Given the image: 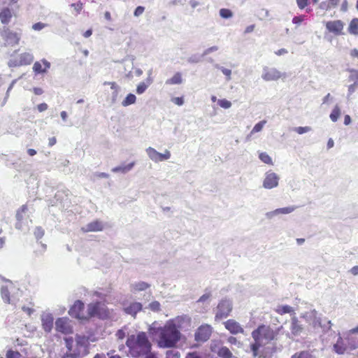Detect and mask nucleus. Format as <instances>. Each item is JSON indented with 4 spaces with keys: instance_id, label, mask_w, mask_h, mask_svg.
<instances>
[{
    "instance_id": "f8f14e48",
    "label": "nucleus",
    "mask_w": 358,
    "mask_h": 358,
    "mask_svg": "<svg viewBox=\"0 0 358 358\" xmlns=\"http://www.w3.org/2000/svg\"><path fill=\"white\" fill-rule=\"evenodd\" d=\"M325 26L329 32L333 33L336 36L343 34L344 23L341 20L328 21Z\"/></svg>"
},
{
    "instance_id": "5701e85b",
    "label": "nucleus",
    "mask_w": 358,
    "mask_h": 358,
    "mask_svg": "<svg viewBox=\"0 0 358 358\" xmlns=\"http://www.w3.org/2000/svg\"><path fill=\"white\" fill-rule=\"evenodd\" d=\"M34 60V57L31 54L24 52L19 56L18 64L19 65H28L30 64Z\"/></svg>"
},
{
    "instance_id": "774afa93",
    "label": "nucleus",
    "mask_w": 358,
    "mask_h": 358,
    "mask_svg": "<svg viewBox=\"0 0 358 358\" xmlns=\"http://www.w3.org/2000/svg\"><path fill=\"white\" fill-rule=\"evenodd\" d=\"M350 55L353 57H357L358 58V50L357 49H353L350 51Z\"/></svg>"
},
{
    "instance_id": "2f4dec72",
    "label": "nucleus",
    "mask_w": 358,
    "mask_h": 358,
    "mask_svg": "<svg viewBox=\"0 0 358 358\" xmlns=\"http://www.w3.org/2000/svg\"><path fill=\"white\" fill-rule=\"evenodd\" d=\"M259 158L264 164H266L268 165L273 164L272 158L266 152H259Z\"/></svg>"
},
{
    "instance_id": "0e129e2a",
    "label": "nucleus",
    "mask_w": 358,
    "mask_h": 358,
    "mask_svg": "<svg viewBox=\"0 0 358 358\" xmlns=\"http://www.w3.org/2000/svg\"><path fill=\"white\" fill-rule=\"evenodd\" d=\"M350 272L353 275H358V266H353Z\"/></svg>"
},
{
    "instance_id": "2eb2a0df",
    "label": "nucleus",
    "mask_w": 358,
    "mask_h": 358,
    "mask_svg": "<svg viewBox=\"0 0 358 358\" xmlns=\"http://www.w3.org/2000/svg\"><path fill=\"white\" fill-rule=\"evenodd\" d=\"M224 327L232 334H243L244 329L236 320L230 319L224 323Z\"/></svg>"
},
{
    "instance_id": "a878e982",
    "label": "nucleus",
    "mask_w": 358,
    "mask_h": 358,
    "mask_svg": "<svg viewBox=\"0 0 358 358\" xmlns=\"http://www.w3.org/2000/svg\"><path fill=\"white\" fill-rule=\"evenodd\" d=\"M348 32L352 35H358V18H353L348 27Z\"/></svg>"
},
{
    "instance_id": "4c0bfd02",
    "label": "nucleus",
    "mask_w": 358,
    "mask_h": 358,
    "mask_svg": "<svg viewBox=\"0 0 358 358\" xmlns=\"http://www.w3.org/2000/svg\"><path fill=\"white\" fill-rule=\"evenodd\" d=\"M220 15L222 18L227 19L232 17L233 13L229 9L222 8L220 10Z\"/></svg>"
},
{
    "instance_id": "a19ab883",
    "label": "nucleus",
    "mask_w": 358,
    "mask_h": 358,
    "mask_svg": "<svg viewBox=\"0 0 358 358\" xmlns=\"http://www.w3.org/2000/svg\"><path fill=\"white\" fill-rule=\"evenodd\" d=\"M352 79L354 80V83L348 87V97H349L356 90V89L358 87V80H357L356 78Z\"/></svg>"
},
{
    "instance_id": "4be33fe9",
    "label": "nucleus",
    "mask_w": 358,
    "mask_h": 358,
    "mask_svg": "<svg viewBox=\"0 0 358 358\" xmlns=\"http://www.w3.org/2000/svg\"><path fill=\"white\" fill-rule=\"evenodd\" d=\"M43 329L46 332H50L53 327V317L50 315H45L42 317Z\"/></svg>"
},
{
    "instance_id": "f704fd0d",
    "label": "nucleus",
    "mask_w": 358,
    "mask_h": 358,
    "mask_svg": "<svg viewBox=\"0 0 358 358\" xmlns=\"http://www.w3.org/2000/svg\"><path fill=\"white\" fill-rule=\"evenodd\" d=\"M266 124V120H262V121L259 122L258 123H257L252 128V129L250 132V134L252 135L255 133L261 131Z\"/></svg>"
},
{
    "instance_id": "0eeeda50",
    "label": "nucleus",
    "mask_w": 358,
    "mask_h": 358,
    "mask_svg": "<svg viewBox=\"0 0 358 358\" xmlns=\"http://www.w3.org/2000/svg\"><path fill=\"white\" fill-rule=\"evenodd\" d=\"M212 334V327L209 324H202L196 331L194 338L198 342L208 341Z\"/></svg>"
},
{
    "instance_id": "5fc2aeb1",
    "label": "nucleus",
    "mask_w": 358,
    "mask_h": 358,
    "mask_svg": "<svg viewBox=\"0 0 358 358\" xmlns=\"http://www.w3.org/2000/svg\"><path fill=\"white\" fill-rule=\"evenodd\" d=\"M125 336H126V334H125L124 331V330H122V329H119V330L116 332V334H115V336H116V338H117L118 340H122V339H124V337H125Z\"/></svg>"
},
{
    "instance_id": "58836bf2",
    "label": "nucleus",
    "mask_w": 358,
    "mask_h": 358,
    "mask_svg": "<svg viewBox=\"0 0 358 358\" xmlns=\"http://www.w3.org/2000/svg\"><path fill=\"white\" fill-rule=\"evenodd\" d=\"M148 87V85L145 83L144 82L140 83L136 87V93L138 94H141L145 92Z\"/></svg>"
},
{
    "instance_id": "c9c22d12",
    "label": "nucleus",
    "mask_w": 358,
    "mask_h": 358,
    "mask_svg": "<svg viewBox=\"0 0 358 358\" xmlns=\"http://www.w3.org/2000/svg\"><path fill=\"white\" fill-rule=\"evenodd\" d=\"M180 353L177 350H168L166 353V358H180Z\"/></svg>"
},
{
    "instance_id": "dca6fc26",
    "label": "nucleus",
    "mask_w": 358,
    "mask_h": 358,
    "mask_svg": "<svg viewBox=\"0 0 358 358\" xmlns=\"http://www.w3.org/2000/svg\"><path fill=\"white\" fill-rule=\"evenodd\" d=\"M281 73L274 68H265L262 78L266 81L276 80L281 77Z\"/></svg>"
},
{
    "instance_id": "e2e57ef3",
    "label": "nucleus",
    "mask_w": 358,
    "mask_h": 358,
    "mask_svg": "<svg viewBox=\"0 0 358 358\" xmlns=\"http://www.w3.org/2000/svg\"><path fill=\"white\" fill-rule=\"evenodd\" d=\"M358 334V326L355 327V328H353V329H351L347 333L348 336H350V335H352V334Z\"/></svg>"
},
{
    "instance_id": "f257e3e1",
    "label": "nucleus",
    "mask_w": 358,
    "mask_h": 358,
    "mask_svg": "<svg viewBox=\"0 0 358 358\" xmlns=\"http://www.w3.org/2000/svg\"><path fill=\"white\" fill-rule=\"evenodd\" d=\"M277 336V332L270 326L262 324L252 332L255 342L250 345V350L254 357L267 358L274 352L273 347L266 346Z\"/></svg>"
},
{
    "instance_id": "72a5a7b5",
    "label": "nucleus",
    "mask_w": 358,
    "mask_h": 358,
    "mask_svg": "<svg viewBox=\"0 0 358 358\" xmlns=\"http://www.w3.org/2000/svg\"><path fill=\"white\" fill-rule=\"evenodd\" d=\"M134 163L132 162L126 166H117V167L113 169V172L126 173V172L129 171V170H131L132 169V167L134 166Z\"/></svg>"
},
{
    "instance_id": "a211bd4d",
    "label": "nucleus",
    "mask_w": 358,
    "mask_h": 358,
    "mask_svg": "<svg viewBox=\"0 0 358 358\" xmlns=\"http://www.w3.org/2000/svg\"><path fill=\"white\" fill-rule=\"evenodd\" d=\"M5 40L11 45H17L20 41V36L17 33L10 31L9 29H4Z\"/></svg>"
},
{
    "instance_id": "09e8293b",
    "label": "nucleus",
    "mask_w": 358,
    "mask_h": 358,
    "mask_svg": "<svg viewBox=\"0 0 358 358\" xmlns=\"http://www.w3.org/2000/svg\"><path fill=\"white\" fill-rule=\"evenodd\" d=\"M185 358H203L201 354L196 351L188 352Z\"/></svg>"
},
{
    "instance_id": "49530a36",
    "label": "nucleus",
    "mask_w": 358,
    "mask_h": 358,
    "mask_svg": "<svg viewBox=\"0 0 358 358\" xmlns=\"http://www.w3.org/2000/svg\"><path fill=\"white\" fill-rule=\"evenodd\" d=\"M275 310H276V312H278L280 314H285V313H289L291 311V308L288 306H280L277 308V309Z\"/></svg>"
},
{
    "instance_id": "13d9d810",
    "label": "nucleus",
    "mask_w": 358,
    "mask_h": 358,
    "mask_svg": "<svg viewBox=\"0 0 358 358\" xmlns=\"http://www.w3.org/2000/svg\"><path fill=\"white\" fill-rule=\"evenodd\" d=\"M48 106L45 103H41L37 106V109L39 112H43L48 109Z\"/></svg>"
},
{
    "instance_id": "b1692460",
    "label": "nucleus",
    "mask_w": 358,
    "mask_h": 358,
    "mask_svg": "<svg viewBox=\"0 0 358 358\" xmlns=\"http://www.w3.org/2000/svg\"><path fill=\"white\" fill-rule=\"evenodd\" d=\"M217 354L221 358H237L233 356L231 350L226 346L220 347L217 351Z\"/></svg>"
},
{
    "instance_id": "a18cd8bd",
    "label": "nucleus",
    "mask_w": 358,
    "mask_h": 358,
    "mask_svg": "<svg viewBox=\"0 0 358 358\" xmlns=\"http://www.w3.org/2000/svg\"><path fill=\"white\" fill-rule=\"evenodd\" d=\"M160 307L161 305L159 302L157 301H154L149 304V308H150V310L155 312L160 310Z\"/></svg>"
},
{
    "instance_id": "79ce46f5",
    "label": "nucleus",
    "mask_w": 358,
    "mask_h": 358,
    "mask_svg": "<svg viewBox=\"0 0 358 358\" xmlns=\"http://www.w3.org/2000/svg\"><path fill=\"white\" fill-rule=\"evenodd\" d=\"M218 105L220 107L227 109V108H229L231 106V103L229 101H228L225 99H223L218 100Z\"/></svg>"
},
{
    "instance_id": "6ab92c4d",
    "label": "nucleus",
    "mask_w": 358,
    "mask_h": 358,
    "mask_svg": "<svg viewBox=\"0 0 358 358\" xmlns=\"http://www.w3.org/2000/svg\"><path fill=\"white\" fill-rule=\"evenodd\" d=\"M50 67V64L46 59H42L41 62H36L33 66V70L36 73H43Z\"/></svg>"
},
{
    "instance_id": "3c124183",
    "label": "nucleus",
    "mask_w": 358,
    "mask_h": 358,
    "mask_svg": "<svg viewBox=\"0 0 358 358\" xmlns=\"http://www.w3.org/2000/svg\"><path fill=\"white\" fill-rule=\"evenodd\" d=\"M71 6L74 8L77 13H80V12L83 9V3L81 2H78L76 3H72Z\"/></svg>"
},
{
    "instance_id": "680f3d73",
    "label": "nucleus",
    "mask_w": 358,
    "mask_h": 358,
    "mask_svg": "<svg viewBox=\"0 0 358 358\" xmlns=\"http://www.w3.org/2000/svg\"><path fill=\"white\" fill-rule=\"evenodd\" d=\"M65 341H66V347L71 351V344L73 343V338H66Z\"/></svg>"
},
{
    "instance_id": "de8ad7c7",
    "label": "nucleus",
    "mask_w": 358,
    "mask_h": 358,
    "mask_svg": "<svg viewBox=\"0 0 358 358\" xmlns=\"http://www.w3.org/2000/svg\"><path fill=\"white\" fill-rule=\"evenodd\" d=\"M310 130L311 128L310 127H299L294 129V131H296L299 134H303L310 131Z\"/></svg>"
},
{
    "instance_id": "393cba45",
    "label": "nucleus",
    "mask_w": 358,
    "mask_h": 358,
    "mask_svg": "<svg viewBox=\"0 0 358 358\" xmlns=\"http://www.w3.org/2000/svg\"><path fill=\"white\" fill-rule=\"evenodd\" d=\"M292 335H301L303 332V327L299 321L292 318Z\"/></svg>"
},
{
    "instance_id": "20e7f679",
    "label": "nucleus",
    "mask_w": 358,
    "mask_h": 358,
    "mask_svg": "<svg viewBox=\"0 0 358 358\" xmlns=\"http://www.w3.org/2000/svg\"><path fill=\"white\" fill-rule=\"evenodd\" d=\"M307 306L306 303H301L300 306H297L296 310L299 312L301 317L305 319L306 322L314 329L321 327L324 331L330 330L332 326L331 321L329 320L327 325L322 326L321 318L315 309L310 308L307 311L302 312L303 308H307Z\"/></svg>"
},
{
    "instance_id": "e433bc0d",
    "label": "nucleus",
    "mask_w": 358,
    "mask_h": 358,
    "mask_svg": "<svg viewBox=\"0 0 358 358\" xmlns=\"http://www.w3.org/2000/svg\"><path fill=\"white\" fill-rule=\"evenodd\" d=\"M290 212H291V208L289 207H287V208H282L276 209L275 210H274L270 213H268L267 215H276V214H279V213L288 214Z\"/></svg>"
},
{
    "instance_id": "8fccbe9b",
    "label": "nucleus",
    "mask_w": 358,
    "mask_h": 358,
    "mask_svg": "<svg viewBox=\"0 0 358 358\" xmlns=\"http://www.w3.org/2000/svg\"><path fill=\"white\" fill-rule=\"evenodd\" d=\"M339 1L340 0H329V1H327V10L337 6Z\"/></svg>"
},
{
    "instance_id": "603ef678",
    "label": "nucleus",
    "mask_w": 358,
    "mask_h": 358,
    "mask_svg": "<svg viewBox=\"0 0 358 358\" xmlns=\"http://www.w3.org/2000/svg\"><path fill=\"white\" fill-rule=\"evenodd\" d=\"M145 10V8L143 6H138L135 10H134V15L136 16V17H138L139 15H142L143 13L144 12Z\"/></svg>"
},
{
    "instance_id": "aec40b11",
    "label": "nucleus",
    "mask_w": 358,
    "mask_h": 358,
    "mask_svg": "<svg viewBox=\"0 0 358 358\" xmlns=\"http://www.w3.org/2000/svg\"><path fill=\"white\" fill-rule=\"evenodd\" d=\"M143 306L139 302H132L124 308V311L129 315L136 317V314L141 311Z\"/></svg>"
},
{
    "instance_id": "f3484780",
    "label": "nucleus",
    "mask_w": 358,
    "mask_h": 358,
    "mask_svg": "<svg viewBox=\"0 0 358 358\" xmlns=\"http://www.w3.org/2000/svg\"><path fill=\"white\" fill-rule=\"evenodd\" d=\"M103 229V224L99 220H94L81 228V231L84 233L101 231Z\"/></svg>"
},
{
    "instance_id": "ddd939ff",
    "label": "nucleus",
    "mask_w": 358,
    "mask_h": 358,
    "mask_svg": "<svg viewBox=\"0 0 358 358\" xmlns=\"http://www.w3.org/2000/svg\"><path fill=\"white\" fill-rule=\"evenodd\" d=\"M146 151L149 157L155 162L169 159L171 157V153L169 150H166L164 153H159L155 149L148 148Z\"/></svg>"
},
{
    "instance_id": "423d86ee",
    "label": "nucleus",
    "mask_w": 358,
    "mask_h": 358,
    "mask_svg": "<svg viewBox=\"0 0 358 358\" xmlns=\"http://www.w3.org/2000/svg\"><path fill=\"white\" fill-rule=\"evenodd\" d=\"M85 304L80 300H77L74 302L73 305L71 307L69 310V314L75 318L80 320H88L90 319V313L87 310V313H84Z\"/></svg>"
},
{
    "instance_id": "9d476101",
    "label": "nucleus",
    "mask_w": 358,
    "mask_h": 358,
    "mask_svg": "<svg viewBox=\"0 0 358 358\" xmlns=\"http://www.w3.org/2000/svg\"><path fill=\"white\" fill-rule=\"evenodd\" d=\"M56 330L64 334H70L73 333V328L71 322L67 317H60L55 322Z\"/></svg>"
},
{
    "instance_id": "c85d7f7f",
    "label": "nucleus",
    "mask_w": 358,
    "mask_h": 358,
    "mask_svg": "<svg viewBox=\"0 0 358 358\" xmlns=\"http://www.w3.org/2000/svg\"><path fill=\"white\" fill-rule=\"evenodd\" d=\"M104 85H108L110 86V88L113 90V101L115 102L117 99L119 87L115 82H106Z\"/></svg>"
},
{
    "instance_id": "6e6d98bb",
    "label": "nucleus",
    "mask_w": 358,
    "mask_h": 358,
    "mask_svg": "<svg viewBox=\"0 0 358 358\" xmlns=\"http://www.w3.org/2000/svg\"><path fill=\"white\" fill-rule=\"evenodd\" d=\"M304 20V16L299 15V16H295L294 18H292V23L299 24L301 22H302Z\"/></svg>"
},
{
    "instance_id": "ea45409f",
    "label": "nucleus",
    "mask_w": 358,
    "mask_h": 358,
    "mask_svg": "<svg viewBox=\"0 0 358 358\" xmlns=\"http://www.w3.org/2000/svg\"><path fill=\"white\" fill-rule=\"evenodd\" d=\"M6 357V358H20L21 354L17 351L9 350L7 351Z\"/></svg>"
},
{
    "instance_id": "cd10ccee",
    "label": "nucleus",
    "mask_w": 358,
    "mask_h": 358,
    "mask_svg": "<svg viewBox=\"0 0 358 358\" xmlns=\"http://www.w3.org/2000/svg\"><path fill=\"white\" fill-rule=\"evenodd\" d=\"M341 115V108L338 105H336L333 108L329 117L334 122H336Z\"/></svg>"
},
{
    "instance_id": "c03bdc74",
    "label": "nucleus",
    "mask_w": 358,
    "mask_h": 358,
    "mask_svg": "<svg viewBox=\"0 0 358 358\" xmlns=\"http://www.w3.org/2000/svg\"><path fill=\"white\" fill-rule=\"evenodd\" d=\"M292 358H313V357L310 352L307 351H303L299 354H296L294 357H292Z\"/></svg>"
},
{
    "instance_id": "338daca9",
    "label": "nucleus",
    "mask_w": 358,
    "mask_h": 358,
    "mask_svg": "<svg viewBox=\"0 0 358 358\" xmlns=\"http://www.w3.org/2000/svg\"><path fill=\"white\" fill-rule=\"evenodd\" d=\"M63 358H78V356L76 354L66 353Z\"/></svg>"
},
{
    "instance_id": "bf43d9fd",
    "label": "nucleus",
    "mask_w": 358,
    "mask_h": 358,
    "mask_svg": "<svg viewBox=\"0 0 358 358\" xmlns=\"http://www.w3.org/2000/svg\"><path fill=\"white\" fill-rule=\"evenodd\" d=\"M333 99V97L332 96L328 93L323 99V102L322 103L323 104H326V103H328L329 101H331Z\"/></svg>"
},
{
    "instance_id": "4468645a",
    "label": "nucleus",
    "mask_w": 358,
    "mask_h": 358,
    "mask_svg": "<svg viewBox=\"0 0 358 358\" xmlns=\"http://www.w3.org/2000/svg\"><path fill=\"white\" fill-rule=\"evenodd\" d=\"M279 177L273 172L268 171L265 174L263 187L266 189H272L278 186Z\"/></svg>"
},
{
    "instance_id": "412c9836",
    "label": "nucleus",
    "mask_w": 358,
    "mask_h": 358,
    "mask_svg": "<svg viewBox=\"0 0 358 358\" xmlns=\"http://www.w3.org/2000/svg\"><path fill=\"white\" fill-rule=\"evenodd\" d=\"M13 17L12 10L8 8H3L0 12V20L2 24H8Z\"/></svg>"
},
{
    "instance_id": "052dcab7",
    "label": "nucleus",
    "mask_w": 358,
    "mask_h": 358,
    "mask_svg": "<svg viewBox=\"0 0 358 358\" xmlns=\"http://www.w3.org/2000/svg\"><path fill=\"white\" fill-rule=\"evenodd\" d=\"M221 71L223 73V74H224L226 76L229 78V79L230 78L231 74V71L230 69L222 68Z\"/></svg>"
},
{
    "instance_id": "69168bd1",
    "label": "nucleus",
    "mask_w": 358,
    "mask_h": 358,
    "mask_svg": "<svg viewBox=\"0 0 358 358\" xmlns=\"http://www.w3.org/2000/svg\"><path fill=\"white\" fill-rule=\"evenodd\" d=\"M350 78H356L358 80V71H352Z\"/></svg>"
},
{
    "instance_id": "6e6552de",
    "label": "nucleus",
    "mask_w": 358,
    "mask_h": 358,
    "mask_svg": "<svg viewBox=\"0 0 358 358\" xmlns=\"http://www.w3.org/2000/svg\"><path fill=\"white\" fill-rule=\"evenodd\" d=\"M232 306L231 303L227 300L221 301L217 306L215 313V319L221 320L227 317L231 312Z\"/></svg>"
},
{
    "instance_id": "9b49d317",
    "label": "nucleus",
    "mask_w": 358,
    "mask_h": 358,
    "mask_svg": "<svg viewBox=\"0 0 358 358\" xmlns=\"http://www.w3.org/2000/svg\"><path fill=\"white\" fill-rule=\"evenodd\" d=\"M15 290H18V289L15 287L14 283L10 280H7L6 283L1 287V295L5 303H10V294L14 293Z\"/></svg>"
},
{
    "instance_id": "7ed1b4c3",
    "label": "nucleus",
    "mask_w": 358,
    "mask_h": 358,
    "mask_svg": "<svg viewBox=\"0 0 358 358\" xmlns=\"http://www.w3.org/2000/svg\"><path fill=\"white\" fill-rule=\"evenodd\" d=\"M158 345L161 348H171L180 340V333L173 322H168L157 329Z\"/></svg>"
},
{
    "instance_id": "864d4df0",
    "label": "nucleus",
    "mask_w": 358,
    "mask_h": 358,
    "mask_svg": "<svg viewBox=\"0 0 358 358\" xmlns=\"http://www.w3.org/2000/svg\"><path fill=\"white\" fill-rule=\"evenodd\" d=\"M45 24L42 22H37L32 25V29L35 31H40L45 27Z\"/></svg>"
},
{
    "instance_id": "c756f323",
    "label": "nucleus",
    "mask_w": 358,
    "mask_h": 358,
    "mask_svg": "<svg viewBox=\"0 0 358 358\" xmlns=\"http://www.w3.org/2000/svg\"><path fill=\"white\" fill-rule=\"evenodd\" d=\"M28 208L27 205H22L16 213V219L18 222H21L24 219V215L27 212Z\"/></svg>"
},
{
    "instance_id": "39448f33",
    "label": "nucleus",
    "mask_w": 358,
    "mask_h": 358,
    "mask_svg": "<svg viewBox=\"0 0 358 358\" xmlns=\"http://www.w3.org/2000/svg\"><path fill=\"white\" fill-rule=\"evenodd\" d=\"M87 310L90 313V319L92 317L108 319L110 315V310L106 304L100 301L90 303L87 306Z\"/></svg>"
},
{
    "instance_id": "f03ea898",
    "label": "nucleus",
    "mask_w": 358,
    "mask_h": 358,
    "mask_svg": "<svg viewBox=\"0 0 358 358\" xmlns=\"http://www.w3.org/2000/svg\"><path fill=\"white\" fill-rule=\"evenodd\" d=\"M129 353L134 357L145 355L150 352L151 343L145 332H139L136 336H129L126 341Z\"/></svg>"
},
{
    "instance_id": "4d7b16f0",
    "label": "nucleus",
    "mask_w": 358,
    "mask_h": 358,
    "mask_svg": "<svg viewBox=\"0 0 358 358\" xmlns=\"http://www.w3.org/2000/svg\"><path fill=\"white\" fill-rule=\"evenodd\" d=\"M172 101L178 106H182L184 103L182 97H174L172 99Z\"/></svg>"
},
{
    "instance_id": "473e14b6",
    "label": "nucleus",
    "mask_w": 358,
    "mask_h": 358,
    "mask_svg": "<svg viewBox=\"0 0 358 358\" xmlns=\"http://www.w3.org/2000/svg\"><path fill=\"white\" fill-rule=\"evenodd\" d=\"M150 287V285L145 282H138L133 285V289L135 291H143Z\"/></svg>"
},
{
    "instance_id": "bb28decb",
    "label": "nucleus",
    "mask_w": 358,
    "mask_h": 358,
    "mask_svg": "<svg viewBox=\"0 0 358 358\" xmlns=\"http://www.w3.org/2000/svg\"><path fill=\"white\" fill-rule=\"evenodd\" d=\"M182 83V76L180 73H176L173 75L172 78L168 79L166 81V84L167 85H176L180 84Z\"/></svg>"
},
{
    "instance_id": "7c9ffc66",
    "label": "nucleus",
    "mask_w": 358,
    "mask_h": 358,
    "mask_svg": "<svg viewBox=\"0 0 358 358\" xmlns=\"http://www.w3.org/2000/svg\"><path fill=\"white\" fill-rule=\"evenodd\" d=\"M136 96L134 94L130 93V94H127L126 98L122 101V105L123 106H127L134 103L136 102Z\"/></svg>"
},
{
    "instance_id": "37998d69",
    "label": "nucleus",
    "mask_w": 358,
    "mask_h": 358,
    "mask_svg": "<svg viewBox=\"0 0 358 358\" xmlns=\"http://www.w3.org/2000/svg\"><path fill=\"white\" fill-rule=\"evenodd\" d=\"M44 234V229L41 227H37L34 230V236L37 239H41Z\"/></svg>"
},
{
    "instance_id": "1a4fd4ad",
    "label": "nucleus",
    "mask_w": 358,
    "mask_h": 358,
    "mask_svg": "<svg viewBox=\"0 0 358 358\" xmlns=\"http://www.w3.org/2000/svg\"><path fill=\"white\" fill-rule=\"evenodd\" d=\"M348 348L350 350H355L357 348V344L355 342L349 343L348 346L344 343L343 338L341 336L340 333H338V338L337 339L336 343L333 345L334 351L338 355L344 354Z\"/></svg>"
}]
</instances>
